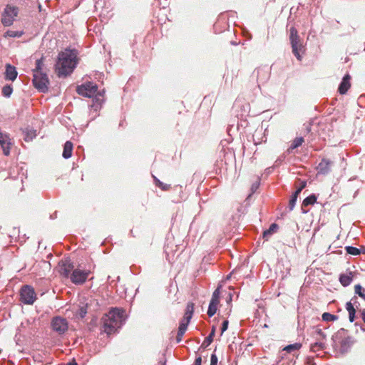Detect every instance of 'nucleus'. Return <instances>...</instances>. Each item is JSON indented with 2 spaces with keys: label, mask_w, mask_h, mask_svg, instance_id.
Segmentation results:
<instances>
[{
  "label": "nucleus",
  "mask_w": 365,
  "mask_h": 365,
  "mask_svg": "<svg viewBox=\"0 0 365 365\" xmlns=\"http://www.w3.org/2000/svg\"><path fill=\"white\" fill-rule=\"evenodd\" d=\"M103 331L108 335L114 334L125 322V311L120 308H112L103 318Z\"/></svg>",
  "instance_id": "1"
},
{
  "label": "nucleus",
  "mask_w": 365,
  "mask_h": 365,
  "mask_svg": "<svg viewBox=\"0 0 365 365\" xmlns=\"http://www.w3.org/2000/svg\"><path fill=\"white\" fill-rule=\"evenodd\" d=\"M76 53L74 50L66 49L58 53L56 70L58 76H66L72 73L76 66Z\"/></svg>",
  "instance_id": "2"
},
{
  "label": "nucleus",
  "mask_w": 365,
  "mask_h": 365,
  "mask_svg": "<svg viewBox=\"0 0 365 365\" xmlns=\"http://www.w3.org/2000/svg\"><path fill=\"white\" fill-rule=\"evenodd\" d=\"M76 91L82 96L94 98L92 107L94 108L96 110L101 106L104 91H103V92H98L96 84L92 82L81 84L77 87Z\"/></svg>",
  "instance_id": "3"
},
{
  "label": "nucleus",
  "mask_w": 365,
  "mask_h": 365,
  "mask_svg": "<svg viewBox=\"0 0 365 365\" xmlns=\"http://www.w3.org/2000/svg\"><path fill=\"white\" fill-rule=\"evenodd\" d=\"M333 347L341 354L347 353L354 341L353 338L348 335L347 331L344 329H340L332 336Z\"/></svg>",
  "instance_id": "4"
},
{
  "label": "nucleus",
  "mask_w": 365,
  "mask_h": 365,
  "mask_svg": "<svg viewBox=\"0 0 365 365\" xmlns=\"http://www.w3.org/2000/svg\"><path fill=\"white\" fill-rule=\"evenodd\" d=\"M289 40L293 54L299 60H302V53H304V48L302 41L300 39L297 30L294 27L290 29Z\"/></svg>",
  "instance_id": "5"
},
{
  "label": "nucleus",
  "mask_w": 365,
  "mask_h": 365,
  "mask_svg": "<svg viewBox=\"0 0 365 365\" xmlns=\"http://www.w3.org/2000/svg\"><path fill=\"white\" fill-rule=\"evenodd\" d=\"M289 40L293 54L299 60H302V53H304V48L302 41L300 39L297 30L294 27L290 29Z\"/></svg>",
  "instance_id": "6"
},
{
  "label": "nucleus",
  "mask_w": 365,
  "mask_h": 365,
  "mask_svg": "<svg viewBox=\"0 0 365 365\" xmlns=\"http://www.w3.org/2000/svg\"><path fill=\"white\" fill-rule=\"evenodd\" d=\"M33 84L40 92L46 93L48 91L49 80L45 73H37L33 74Z\"/></svg>",
  "instance_id": "7"
},
{
  "label": "nucleus",
  "mask_w": 365,
  "mask_h": 365,
  "mask_svg": "<svg viewBox=\"0 0 365 365\" xmlns=\"http://www.w3.org/2000/svg\"><path fill=\"white\" fill-rule=\"evenodd\" d=\"M20 299L24 304H33L36 299L34 289L29 285H24L20 291Z\"/></svg>",
  "instance_id": "8"
},
{
  "label": "nucleus",
  "mask_w": 365,
  "mask_h": 365,
  "mask_svg": "<svg viewBox=\"0 0 365 365\" xmlns=\"http://www.w3.org/2000/svg\"><path fill=\"white\" fill-rule=\"evenodd\" d=\"M51 327L52 330L58 335H63L68 331V324L66 319L58 316L52 319Z\"/></svg>",
  "instance_id": "9"
},
{
  "label": "nucleus",
  "mask_w": 365,
  "mask_h": 365,
  "mask_svg": "<svg viewBox=\"0 0 365 365\" xmlns=\"http://www.w3.org/2000/svg\"><path fill=\"white\" fill-rule=\"evenodd\" d=\"M18 15V8L6 6L2 14L1 23L4 26H11Z\"/></svg>",
  "instance_id": "10"
},
{
  "label": "nucleus",
  "mask_w": 365,
  "mask_h": 365,
  "mask_svg": "<svg viewBox=\"0 0 365 365\" xmlns=\"http://www.w3.org/2000/svg\"><path fill=\"white\" fill-rule=\"evenodd\" d=\"M74 266L68 258L63 259L58 263V272L64 278H70Z\"/></svg>",
  "instance_id": "11"
},
{
  "label": "nucleus",
  "mask_w": 365,
  "mask_h": 365,
  "mask_svg": "<svg viewBox=\"0 0 365 365\" xmlns=\"http://www.w3.org/2000/svg\"><path fill=\"white\" fill-rule=\"evenodd\" d=\"M89 274L90 271L73 269L70 279L75 284H82L86 281Z\"/></svg>",
  "instance_id": "12"
},
{
  "label": "nucleus",
  "mask_w": 365,
  "mask_h": 365,
  "mask_svg": "<svg viewBox=\"0 0 365 365\" xmlns=\"http://www.w3.org/2000/svg\"><path fill=\"white\" fill-rule=\"evenodd\" d=\"M257 82L259 84H264L268 81L271 75V68L267 66L259 67L256 70Z\"/></svg>",
  "instance_id": "13"
},
{
  "label": "nucleus",
  "mask_w": 365,
  "mask_h": 365,
  "mask_svg": "<svg viewBox=\"0 0 365 365\" xmlns=\"http://www.w3.org/2000/svg\"><path fill=\"white\" fill-rule=\"evenodd\" d=\"M190 319L186 318L185 317L180 321L178 334L176 336L177 343H180L182 341V336L185 331H187V327L190 324Z\"/></svg>",
  "instance_id": "14"
},
{
  "label": "nucleus",
  "mask_w": 365,
  "mask_h": 365,
  "mask_svg": "<svg viewBox=\"0 0 365 365\" xmlns=\"http://www.w3.org/2000/svg\"><path fill=\"white\" fill-rule=\"evenodd\" d=\"M331 161L328 159H322L317 169L319 174L327 175L331 170Z\"/></svg>",
  "instance_id": "15"
},
{
  "label": "nucleus",
  "mask_w": 365,
  "mask_h": 365,
  "mask_svg": "<svg viewBox=\"0 0 365 365\" xmlns=\"http://www.w3.org/2000/svg\"><path fill=\"white\" fill-rule=\"evenodd\" d=\"M350 79L351 76H349V74H346L344 76L338 88V91L339 92L340 94L344 95L348 91L351 86Z\"/></svg>",
  "instance_id": "16"
},
{
  "label": "nucleus",
  "mask_w": 365,
  "mask_h": 365,
  "mask_svg": "<svg viewBox=\"0 0 365 365\" xmlns=\"http://www.w3.org/2000/svg\"><path fill=\"white\" fill-rule=\"evenodd\" d=\"M17 75L18 73L16 68L10 64H6L4 78L7 81H14L16 78Z\"/></svg>",
  "instance_id": "17"
},
{
  "label": "nucleus",
  "mask_w": 365,
  "mask_h": 365,
  "mask_svg": "<svg viewBox=\"0 0 365 365\" xmlns=\"http://www.w3.org/2000/svg\"><path fill=\"white\" fill-rule=\"evenodd\" d=\"M88 302H86L85 301L80 302L78 308L75 312V316L78 318L83 319L88 312Z\"/></svg>",
  "instance_id": "18"
},
{
  "label": "nucleus",
  "mask_w": 365,
  "mask_h": 365,
  "mask_svg": "<svg viewBox=\"0 0 365 365\" xmlns=\"http://www.w3.org/2000/svg\"><path fill=\"white\" fill-rule=\"evenodd\" d=\"M73 144L71 141H66L63 146L62 156L65 159H68L72 155Z\"/></svg>",
  "instance_id": "19"
},
{
  "label": "nucleus",
  "mask_w": 365,
  "mask_h": 365,
  "mask_svg": "<svg viewBox=\"0 0 365 365\" xmlns=\"http://www.w3.org/2000/svg\"><path fill=\"white\" fill-rule=\"evenodd\" d=\"M24 135V140L26 141H31L36 136V131L30 128H26L23 130Z\"/></svg>",
  "instance_id": "20"
},
{
  "label": "nucleus",
  "mask_w": 365,
  "mask_h": 365,
  "mask_svg": "<svg viewBox=\"0 0 365 365\" xmlns=\"http://www.w3.org/2000/svg\"><path fill=\"white\" fill-rule=\"evenodd\" d=\"M216 327L215 326L212 327L211 332L210 334L203 341L201 347L207 348L213 341V338L215 334Z\"/></svg>",
  "instance_id": "21"
},
{
  "label": "nucleus",
  "mask_w": 365,
  "mask_h": 365,
  "mask_svg": "<svg viewBox=\"0 0 365 365\" xmlns=\"http://www.w3.org/2000/svg\"><path fill=\"white\" fill-rule=\"evenodd\" d=\"M312 336L317 340H323L326 338V334L322 331L319 327H313Z\"/></svg>",
  "instance_id": "22"
},
{
  "label": "nucleus",
  "mask_w": 365,
  "mask_h": 365,
  "mask_svg": "<svg viewBox=\"0 0 365 365\" xmlns=\"http://www.w3.org/2000/svg\"><path fill=\"white\" fill-rule=\"evenodd\" d=\"M339 282L344 287L349 286L352 282L351 273L349 274H341L339 277Z\"/></svg>",
  "instance_id": "23"
},
{
  "label": "nucleus",
  "mask_w": 365,
  "mask_h": 365,
  "mask_svg": "<svg viewBox=\"0 0 365 365\" xmlns=\"http://www.w3.org/2000/svg\"><path fill=\"white\" fill-rule=\"evenodd\" d=\"M278 226L276 223H273L270 225L269 228L263 232V238L265 240H268L270 236L277 230Z\"/></svg>",
  "instance_id": "24"
},
{
  "label": "nucleus",
  "mask_w": 365,
  "mask_h": 365,
  "mask_svg": "<svg viewBox=\"0 0 365 365\" xmlns=\"http://www.w3.org/2000/svg\"><path fill=\"white\" fill-rule=\"evenodd\" d=\"M346 309L349 312V318L351 322L354 321L356 310L351 302H349L346 304Z\"/></svg>",
  "instance_id": "25"
},
{
  "label": "nucleus",
  "mask_w": 365,
  "mask_h": 365,
  "mask_svg": "<svg viewBox=\"0 0 365 365\" xmlns=\"http://www.w3.org/2000/svg\"><path fill=\"white\" fill-rule=\"evenodd\" d=\"M304 142V138L303 137H298V138H296L292 143L291 145L289 146V148H288V152L290 153L292 152V150L294 149H296L298 147H299L300 145H302V144Z\"/></svg>",
  "instance_id": "26"
},
{
  "label": "nucleus",
  "mask_w": 365,
  "mask_h": 365,
  "mask_svg": "<svg viewBox=\"0 0 365 365\" xmlns=\"http://www.w3.org/2000/svg\"><path fill=\"white\" fill-rule=\"evenodd\" d=\"M317 196L314 194H312L307 197L302 202V207L314 205L317 202Z\"/></svg>",
  "instance_id": "27"
},
{
  "label": "nucleus",
  "mask_w": 365,
  "mask_h": 365,
  "mask_svg": "<svg viewBox=\"0 0 365 365\" xmlns=\"http://www.w3.org/2000/svg\"><path fill=\"white\" fill-rule=\"evenodd\" d=\"M43 58L37 59L36 61V67L33 70V74H36L37 73H43Z\"/></svg>",
  "instance_id": "28"
},
{
  "label": "nucleus",
  "mask_w": 365,
  "mask_h": 365,
  "mask_svg": "<svg viewBox=\"0 0 365 365\" xmlns=\"http://www.w3.org/2000/svg\"><path fill=\"white\" fill-rule=\"evenodd\" d=\"M301 347H302V344L300 343H294V344L286 346L283 349V351H286L287 352L291 353L294 351L299 350Z\"/></svg>",
  "instance_id": "29"
},
{
  "label": "nucleus",
  "mask_w": 365,
  "mask_h": 365,
  "mask_svg": "<svg viewBox=\"0 0 365 365\" xmlns=\"http://www.w3.org/2000/svg\"><path fill=\"white\" fill-rule=\"evenodd\" d=\"M217 305H218L217 303H215L213 302H210V304H209L208 310H207V314L209 317H211L215 314L217 309Z\"/></svg>",
  "instance_id": "30"
},
{
  "label": "nucleus",
  "mask_w": 365,
  "mask_h": 365,
  "mask_svg": "<svg viewBox=\"0 0 365 365\" xmlns=\"http://www.w3.org/2000/svg\"><path fill=\"white\" fill-rule=\"evenodd\" d=\"M346 252L351 255H359L361 253V250L353 246H346L345 247Z\"/></svg>",
  "instance_id": "31"
},
{
  "label": "nucleus",
  "mask_w": 365,
  "mask_h": 365,
  "mask_svg": "<svg viewBox=\"0 0 365 365\" xmlns=\"http://www.w3.org/2000/svg\"><path fill=\"white\" fill-rule=\"evenodd\" d=\"M354 292L355 294L365 300V288H363L360 284H356L354 287Z\"/></svg>",
  "instance_id": "32"
},
{
  "label": "nucleus",
  "mask_w": 365,
  "mask_h": 365,
  "mask_svg": "<svg viewBox=\"0 0 365 365\" xmlns=\"http://www.w3.org/2000/svg\"><path fill=\"white\" fill-rule=\"evenodd\" d=\"M13 92V88L11 85H6L2 88V94L4 97L9 98Z\"/></svg>",
  "instance_id": "33"
},
{
  "label": "nucleus",
  "mask_w": 365,
  "mask_h": 365,
  "mask_svg": "<svg viewBox=\"0 0 365 365\" xmlns=\"http://www.w3.org/2000/svg\"><path fill=\"white\" fill-rule=\"evenodd\" d=\"M337 319H338L337 316L330 314V313H328V312H324L322 314V319L324 322H332V321L336 320Z\"/></svg>",
  "instance_id": "34"
},
{
  "label": "nucleus",
  "mask_w": 365,
  "mask_h": 365,
  "mask_svg": "<svg viewBox=\"0 0 365 365\" xmlns=\"http://www.w3.org/2000/svg\"><path fill=\"white\" fill-rule=\"evenodd\" d=\"M324 344L322 341H321V340H319L312 344L311 349L313 351H317L318 350L324 349Z\"/></svg>",
  "instance_id": "35"
},
{
  "label": "nucleus",
  "mask_w": 365,
  "mask_h": 365,
  "mask_svg": "<svg viewBox=\"0 0 365 365\" xmlns=\"http://www.w3.org/2000/svg\"><path fill=\"white\" fill-rule=\"evenodd\" d=\"M220 287H218L212 293V298L210 302H213L215 303L219 304V299H220Z\"/></svg>",
  "instance_id": "36"
},
{
  "label": "nucleus",
  "mask_w": 365,
  "mask_h": 365,
  "mask_svg": "<svg viewBox=\"0 0 365 365\" xmlns=\"http://www.w3.org/2000/svg\"><path fill=\"white\" fill-rule=\"evenodd\" d=\"M296 202H297L296 199H294L292 197L290 198L289 202V205H288L289 212L293 210V209L295 207Z\"/></svg>",
  "instance_id": "37"
},
{
  "label": "nucleus",
  "mask_w": 365,
  "mask_h": 365,
  "mask_svg": "<svg viewBox=\"0 0 365 365\" xmlns=\"http://www.w3.org/2000/svg\"><path fill=\"white\" fill-rule=\"evenodd\" d=\"M185 312L191 313L194 312V304L192 302L187 303Z\"/></svg>",
  "instance_id": "38"
},
{
  "label": "nucleus",
  "mask_w": 365,
  "mask_h": 365,
  "mask_svg": "<svg viewBox=\"0 0 365 365\" xmlns=\"http://www.w3.org/2000/svg\"><path fill=\"white\" fill-rule=\"evenodd\" d=\"M228 324H229L228 320H225L222 322V327H221V335H222V334L227 329Z\"/></svg>",
  "instance_id": "39"
},
{
  "label": "nucleus",
  "mask_w": 365,
  "mask_h": 365,
  "mask_svg": "<svg viewBox=\"0 0 365 365\" xmlns=\"http://www.w3.org/2000/svg\"><path fill=\"white\" fill-rule=\"evenodd\" d=\"M217 357L215 354H212L210 357V365H217Z\"/></svg>",
  "instance_id": "40"
},
{
  "label": "nucleus",
  "mask_w": 365,
  "mask_h": 365,
  "mask_svg": "<svg viewBox=\"0 0 365 365\" xmlns=\"http://www.w3.org/2000/svg\"><path fill=\"white\" fill-rule=\"evenodd\" d=\"M307 186V182L304 180L300 181L299 187L296 190L299 194L302 190Z\"/></svg>",
  "instance_id": "41"
},
{
  "label": "nucleus",
  "mask_w": 365,
  "mask_h": 365,
  "mask_svg": "<svg viewBox=\"0 0 365 365\" xmlns=\"http://www.w3.org/2000/svg\"><path fill=\"white\" fill-rule=\"evenodd\" d=\"M170 187V185L164 184L163 182H160V187L163 190H168Z\"/></svg>",
  "instance_id": "42"
},
{
  "label": "nucleus",
  "mask_w": 365,
  "mask_h": 365,
  "mask_svg": "<svg viewBox=\"0 0 365 365\" xmlns=\"http://www.w3.org/2000/svg\"><path fill=\"white\" fill-rule=\"evenodd\" d=\"M305 125V131L307 133H309L311 132L312 125L311 124L304 125Z\"/></svg>",
  "instance_id": "43"
},
{
  "label": "nucleus",
  "mask_w": 365,
  "mask_h": 365,
  "mask_svg": "<svg viewBox=\"0 0 365 365\" xmlns=\"http://www.w3.org/2000/svg\"><path fill=\"white\" fill-rule=\"evenodd\" d=\"M202 364V359L200 356H198L195 359V365H201Z\"/></svg>",
  "instance_id": "44"
},
{
  "label": "nucleus",
  "mask_w": 365,
  "mask_h": 365,
  "mask_svg": "<svg viewBox=\"0 0 365 365\" xmlns=\"http://www.w3.org/2000/svg\"><path fill=\"white\" fill-rule=\"evenodd\" d=\"M193 313L185 312L184 317L191 320Z\"/></svg>",
  "instance_id": "45"
},
{
  "label": "nucleus",
  "mask_w": 365,
  "mask_h": 365,
  "mask_svg": "<svg viewBox=\"0 0 365 365\" xmlns=\"http://www.w3.org/2000/svg\"><path fill=\"white\" fill-rule=\"evenodd\" d=\"M299 193L296 190L292 195V198L296 199L297 200V197L299 196Z\"/></svg>",
  "instance_id": "46"
},
{
  "label": "nucleus",
  "mask_w": 365,
  "mask_h": 365,
  "mask_svg": "<svg viewBox=\"0 0 365 365\" xmlns=\"http://www.w3.org/2000/svg\"><path fill=\"white\" fill-rule=\"evenodd\" d=\"M361 317L363 321L365 322V309L361 311Z\"/></svg>",
  "instance_id": "47"
},
{
  "label": "nucleus",
  "mask_w": 365,
  "mask_h": 365,
  "mask_svg": "<svg viewBox=\"0 0 365 365\" xmlns=\"http://www.w3.org/2000/svg\"><path fill=\"white\" fill-rule=\"evenodd\" d=\"M257 187H258L257 185H252V188H251L252 192H254L257 189Z\"/></svg>",
  "instance_id": "48"
},
{
  "label": "nucleus",
  "mask_w": 365,
  "mask_h": 365,
  "mask_svg": "<svg viewBox=\"0 0 365 365\" xmlns=\"http://www.w3.org/2000/svg\"><path fill=\"white\" fill-rule=\"evenodd\" d=\"M154 179H155L156 185L160 187V182H161L158 178H156L155 177H154Z\"/></svg>",
  "instance_id": "49"
},
{
  "label": "nucleus",
  "mask_w": 365,
  "mask_h": 365,
  "mask_svg": "<svg viewBox=\"0 0 365 365\" xmlns=\"http://www.w3.org/2000/svg\"><path fill=\"white\" fill-rule=\"evenodd\" d=\"M68 365H78V364L76 361H72L68 363Z\"/></svg>",
  "instance_id": "50"
},
{
  "label": "nucleus",
  "mask_w": 365,
  "mask_h": 365,
  "mask_svg": "<svg viewBox=\"0 0 365 365\" xmlns=\"http://www.w3.org/2000/svg\"><path fill=\"white\" fill-rule=\"evenodd\" d=\"M361 251V253H365V247H362L361 249H360Z\"/></svg>",
  "instance_id": "51"
},
{
  "label": "nucleus",
  "mask_w": 365,
  "mask_h": 365,
  "mask_svg": "<svg viewBox=\"0 0 365 365\" xmlns=\"http://www.w3.org/2000/svg\"><path fill=\"white\" fill-rule=\"evenodd\" d=\"M160 364V365H165V361H160L159 362Z\"/></svg>",
  "instance_id": "52"
},
{
  "label": "nucleus",
  "mask_w": 365,
  "mask_h": 365,
  "mask_svg": "<svg viewBox=\"0 0 365 365\" xmlns=\"http://www.w3.org/2000/svg\"><path fill=\"white\" fill-rule=\"evenodd\" d=\"M302 212H303V213H307V210H304L302 209Z\"/></svg>",
  "instance_id": "53"
}]
</instances>
